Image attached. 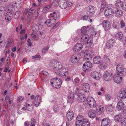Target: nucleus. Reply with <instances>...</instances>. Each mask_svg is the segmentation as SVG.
<instances>
[{"instance_id":"obj_1","label":"nucleus","mask_w":126,"mask_h":126,"mask_svg":"<svg viewBox=\"0 0 126 126\" xmlns=\"http://www.w3.org/2000/svg\"><path fill=\"white\" fill-rule=\"evenodd\" d=\"M50 68L55 72L62 68V64L58 61H51L49 63Z\"/></svg>"},{"instance_id":"obj_2","label":"nucleus","mask_w":126,"mask_h":126,"mask_svg":"<svg viewBox=\"0 0 126 126\" xmlns=\"http://www.w3.org/2000/svg\"><path fill=\"white\" fill-rule=\"evenodd\" d=\"M50 83L53 87L56 88H59L61 86L62 82L59 78H55L51 80Z\"/></svg>"},{"instance_id":"obj_3","label":"nucleus","mask_w":126,"mask_h":126,"mask_svg":"<svg viewBox=\"0 0 126 126\" xmlns=\"http://www.w3.org/2000/svg\"><path fill=\"white\" fill-rule=\"evenodd\" d=\"M76 121L83 122L85 124L84 125V126H90V124L88 120L86 118L84 119L83 116L81 115H79L77 116L76 118Z\"/></svg>"},{"instance_id":"obj_4","label":"nucleus","mask_w":126,"mask_h":126,"mask_svg":"<svg viewBox=\"0 0 126 126\" xmlns=\"http://www.w3.org/2000/svg\"><path fill=\"white\" fill-rule=\"evenodd\" d=\"M116 70L121 76H126V69L122 67L120 64L118 65L116 67Z\"/></svg>"},{"instance_id":"obj_5","label":"nucleus","mask_w":126,"mask_h":126,"mask_svg":"<svg viewBox=\"0 0 126 126\" xmlns=\"http://www.w3.org/2000/svg\"><path fill=\"white\" fill-rule=\"evenodd\" d=\"M87 102L90 107L93 108L95 107L96 105L95 101L92 97H88L87 98Z\"/></svg>"},{"instance_id":"obj_6","label":"nucleus","mask_w":126,"mask_h":126,"mask_svg":"<svg viewBox=\"0 0 126 126\" xmlns=\"http://www.w3.org/2000/svg\"><path fill=\"white\" fill-rule=\"evenodd\" d=\"M112 74L110 71H106L103 75V78L105 80L109 81L112 78Z\"/></svg>"},{"instance_id":"obj_7","label":"nucleus","mask_w":126,"mask_h":126,"mask_svg":"<svg viewBox=\"0 0 126 126\" xmlns=\"http://www.w3.org/2000/svg\"><path fill=\"white\" fill-rule=\"evenodd\" d=\"M117 98L119 100L126 99V90L124 89H121L118 94Z\"/></svg>"},{"instance_id":"obj_8","label":"nucleus","mask_w":126,"mask_h":126,"mask_svg":"<svg viewBox=\"0 0 126 126\" xmlns=\"http://www.w3.org/2000/svg\"><path fill=\"white\" fill-rule=\"evenodd\" d=\"M102 25L105 31L109 30L110 28L111 24L108 20H104L102 22Z\"/></svg>"},{"instance_id":"obj_9","label":"nucleus","mask_w":126,"mask_h":126,"mask_svg":"<svg viewBox=\"0 0 126 126\" xmlns=\"http://www.w3.org/2000/svg\"><path fill=\"white\" fill-rule=\"evenodd\" d=\"M113 10L110 7H108L107 8L104 12V14L105 16L108 17L114 14Z\"/></svg>"},{"instance_id":"obj_10","label":"nucleus","mask_w":126,"mask_h":126,"mask_svg":"<svg viewBox=\"0 0 126 126\" xmlns=\"http://www.w3.org/2000/svg\"><path fill=\"white\" fill-rule=\"evenodd\" d=\"M58 4L60 7L62 9H65L67 7V3L66 0H59Z\"/></svg>"},{"instance_id":"obj_11","label":"nucleus","mask_w":126,"mask_h":126,"mask_svg":"<svg viewBox=\"0 0 126 126\" xmlns=\"http://www.w3.org/2000/svg\"><path fill=\"white\" fill-rule=\"evenodd\" d=\"M92 67V64L90 61H86L83 64V68L85 69L87 71L89 70Z\"/></svg>"},{"instance_id":"obj_12","label":"nucleus","mask_w":126,"mask_h":126,"mask_svg":"<svg viewBox=\"0 0 126 126\" xmlns=\"http://www.w3.org/2000/svg\"><path fill=\"white\" fill-rule=\"evenodd\" d=\"M87 13L89 15L91 16L94 14L95 11V8L92 5H90L87 8Z\"/></svg>"},{"instance_id":"obj_13","label":"nucleus","mask_w":126,"mask_h":126,"mask_svg":"<svg viewBox=\"0 0 126 126\" xmlns=\"http://www.w3.org/2000/svg\"><path fill=\"white\" fill-rule=\"evenodd\" d=\"M110 121L108 118H104L102 120V126H110Z\"/></svg>"},{"instance_id":"obj_14","label":"nucleus","mask_w":126,"mask_h":126,"mask_svg":"<svg viewBox=\"0 0 126 126\" xmlns=\"http://www.w3.org/2000/svg\"><path fill=\"white\" fill-rule=\"evenodd\" d=\"M41 98L40 96L39 95H37L35 97L33 103L35 106L37 107L39 105V104L41 102Z\"/></svg>"},{"instance_id":"obj_15","label":"nucleus","mask_w":126,"mask_h":126,"mask_svg":"<svg viewBox=\"0 0 126 126\" xmlns=\"http://www.w3.org/2000/svg\"><path fill=\"white\" fill-rule=\"evenodd\" d=\"M124 107V104L123 102L122 101H120L118 102L116 106V109L119 111L122 110Z\"/></svg>"},{"instance_id":"obj_16","label":"nucleus","mask_w":126,"mask_h":126,"mask_svg":"<svg viewBox=\"0 0 126 126\" xmlns=\"http://www.w3.org/2000/svg\"><path fill=\"white\" fill-rule=\"evenodd\" d=\"M82 45L81 44H77L74 46L73 48V50L76 52H78L82 49Z\"/></svg>"},{"instance_id":"obj_17","label":"nucleus","mask_w":126,"mask_h":126,"mask_svg":"<svg viewBox=\"0 0 126 126\" xmlns=\"http://www.w3.org/2000/svg\"><path fill=\"white\" fill-rule=\"evenodd\" d=\"M26 109L29 111H31L32 110V108L31 107L30 109L28 107H23L22 108H19L17 110V112L19 114H20L24 112V111Z\"/></svg>"},{"instance_id":"obj_18","label":"nucleus","mask_w":126,"mask_h":126,"mask_svg":"<svg viewBox=\"0 0 126 126\" xmlns=\"http://www.w3.org/2000/svg\"><path fill=\"white\" fill-rule=\"evenodd\" d=\"M120 75L119 74H116L113 77V80L114 82L117 83H119L121 82L122 78L120 76Z\"/></svg>"},{"instance_id":"obj_19","label":"nucleus","mask_w":126,"mask_h":126,"mask_svg":"<svg viewBox=\"0 0 126 126\" xmlns=\"http://www.w3.org/2000/svg\"><path fill=\"white\" fill-rule=\"evenodd\" d=\"M91 75L92 77L94 78L97 80L99 79L100 78V75L96 72H93L91 73Z\"/></svg>"},{"instance_id":"obj_20","label":"nucleus","mask_w":126,"mask_h":126,"mask_svg":"<svg viewBox=\"0 0 126 126\" xmlns=\"http://www.w3.org/2000/svg\"><path fill=\"white\" fill-rule=\"evenodd\" d=\"M74 114L73 111H69L66 114V119L68 121L71 120L73 118Z\"/></svg>"},{"instance_id":"obj_21","label":"nucleus","mask_w":126,"mask_h":126,"mask_svg":"<svg viewBox=\"0 0 126 126\" xmlns=\"http://www.w3.org/2000/svg\"><path fill=\"white\" fill-rule=\"evenodd\" d=\"M114 40L112 39L109 40L106 43V48L109 49L112 47L114 44Z\"/></svg>"},{"instance_id":"obj_22","label":"nucleus","mask_w":126,"mask_h":126,"mask_svg":"<svg viewBox=\"0 0 126 126\" xmlns=\"http://www.w3.org/2000/svg\"><path fill=\"white\" fill-rule=\"evenodd\" d=\"M88 114L89 117L91 118H94L96 115L95 111L93 110H90L88 112Z\"/></svg>"},{"instance_id":"obj_23","label":"nucleus","mask_w":126,"mask_h":126,"mask_svg":"<svg viewBox=\"0 0 126 126\" xmlns=\"http://www.w3.org/2000/svg\"><path fill=\"white\" fill-rule=\"evenodd\" d=\"M90 86L88 83H85L83 84L82 86V90L85 92H88L90 90Z\"/></svg>"},{"instance_id":"obj_24","label":"nucleus","mask_w":126,"mask_h":126,"mask_svg":"<svg viewBox=\"0 0 126 126\" xmlns=\"http://www.w3.org/2000/svg\"><path fill=\"white\" fill-rule=\"evenodd\" d=\"M78 96V99L80 102H83L84 101L85 99V95L83 93H79V94Z\"/></svg>"},{"instance_id":"obj_25","label":"nucleus","mask_w":126,"mask_h":126,"mask_svg":"<svg viewBox=\"0 0 126 126\" xmlns=\"http://www.w3.org/2000/svg\"><path fill=\"white\" fill-rule=\"evenodd\" d=\"M101 59L99 56L95 57L93 60V62L94 63L98 64L101 62Z\"/></svg>"},{"instance_id":"obj_26","label":"nucleus","mask_w":126,"mask_h":126,"mask_svg":"<svg viewBox=\"0 0 126 126\" xmlns=\"http://www.w3.org/2000/svg\"><path fill=\"white\" fill-rule=\"evenodd\" d=\"M115 14L117 17H121L123 16V12L122 10H117L115 12Z\"/></svg>"},{"instance_id":"obj_27","label":"nucleus","mask_w":126,"mask_h":126,"mask_svg":"<svg viewBox=\"0 0 126 126\" xmlns=\"http://www.w3.org/2000/svg\"><path fill=\"white\" fill-rule=\"evenodd\" d=\"M55 18H54L51 19H48L45 22V23H46L47 25L48 26L50 27L53 24L52 22L53 21L55 22Z\"/></svg>"},{"instance_id":"obj_28","label":"nucleus","mask_w":126,"mask_h":126,"mask_svg":"<svg viewBox=\"0 0 126 126\" xmlns=\"http://www.w3.org/2000/svg\"><path fill=\"white\" fill-rule=\"evenodd\" d=\"M12 16V13L10 12H7L5 16V19L6 20L9 21L11 19Z\"/></svg>"},{"instance_id":"obj_29","label":"nucleus","mask_w":126,"mask_h":126,"mask_svg":"<svg viewBox=\"0 0 126 126\" xmlns=\"http://www.w3.org/2000/svg\"><path fill=\"white\" fill-rule=\"evenodd\" d=\"M77 55L74 54L72 55L71 58V62L73 63H75L77 61Z\"/></svg>"},{"instance_id":"obj_30","label":"nucleus","mask_w":126,"mask_h":126,"mask_svg":"<svg viewBox=\"0 0 126 126\" xmlns=\"http://www.w3.org/2000/svg\"><path fill=\"white\" fill-rule=\"evenodd\" d=\"M94 55L93 53H92L91 55L90 54H85L83 58L84 60L85 61L89 60L90 58H91L92 55Z\"/></svg>"},{"instance_id":"obj_31","label":"nucleus","mask_w":126,"mask_h":126,"mask_svg":"<svg viewBox=\"0 0 126 126\" xmlns=\"http://www.w3.org/2000/svg\"><path fill=\"white\" fill-rule=\"evenodd\" d=\"M68 102L70 103H71L74 100V94L71 93L70 95L68 97Z\"/></svg>"},{"instance_id":"obj_32","label":"nucleus","mask_w":126,"mask_h":126,"mask_svg":"<svg viewBox=\"0 0 126 126\" xmlns=\"http://www.w3.org/2000/svg\"><path fill=\"white\" fill-rule=\"evenodd\" d=\"M89 38L88 35L87 34L83 35L81 37V41L82 42L87 41L88 39Z\"/></svg>"},{"instance_id":"obj_33","label":"nucleus","mask_w":126,"mask_h":126,"mask_svg":"<svg viewBox=\"0 0 126 126\" xmlns=\"http://www.w3.org/2000/svg\"><path fill=\"white\" fill-rule=\"evenodd\" d=\"M123 3L120 0H117L115 3V6L117 8H118L121 7L123 4Z\"/></svg>"},{"instance_id":"obj_34","label":"nucleus","mask_w":126,"mask_h":126,"mask_svg":"<svg viewBox=\"0 0 126 126\" xmlns=\"http://www.w3.org/2000/svg\"><path fill=\"white\" fill-rule=\"evenodd\" d=\"M7 8L9 12H8L12 13V12H13L14 8V7L13 5L9 4L7 6Z\"/></svg>"},{"instance_id":"obj_35","label":"nucleus","mask_w":126,"mask_h":126,"mask_svg":"<svg viewBox=\"0 0 126 126\" xmlns=\"http://www.w3.org/2000/svg\"><path fill=\"white\" fill-rule=\"evenodd\" d=\"M123 34L121 32H119L116 35L115 37L117 39H119V40H121L123 38Z\"/></svg>"},{"instance_id":"obj_36","label":"nucleus","mask_w":126,"mask_h":126,"mask_svg":"<svg viewBox=\"0 0 126 126\" xmlns=\"http://www.w3.org/2000/svg\"><path fill=\"white\" fill-rule=\"evenodd\" d=\"M122 115L120 114H118L114 117V120L118 122L121 121Z\"/></svg>"},{"instance_id":"obj_37","label":"nucleus","mask_w":126,"mask_h":126,"mask_svg":"<svg viewBox=\"0 0 126 126\" xmlns=\"http://www.w3.org/2000/svg\"><path fill=\"white\" fill-rule=\"evenodd\" d=\"M68 70L67 68H63L62 70L63 74H65V75H64V76H66L68 75Z\"/></svg>"},{"instance_id":"obj_38","label":"nucleus","mask_w":126,"mask_h":126,"mask_svg":"<svg viewBox=\"0 0 126 126\" xmlns=\"http://www.w3.org/2000/svg\"><path fill=\"white\" fill-rule=\"evenodd\" d=\"M112 27L114 29L117 30H119V27L118 24L115 22L113 23Z\"/></svg>"},{"instance_id":"obj_39","label":"nucleus","mask_w":126,"mask_h":126,"mask_svg":"<svg viewBox=\"0 0 126 126\" xmlns=\"http://www.w3.org/2000/svg\"><path fill=\"white\" fill-rule=\"evenodd\" d=\"M105 99L107 101H109L111 100L112 97L109 94H105Z\"/></svg>"},{"instance_id":"obj_40","label":"nucleus","mask_w":126,"mask_h":126,"mask_svg":"<svg viewBox=\"0 0 126 126\" xmlns=\"http://www.w3.org/2000/svg\"><path fill=\"white\" fill-rule=\"evenodd\" d=\"M50 6H47L44 8L43 9V11L44 13H46L48 11L49 9H50Z\"/></svg>"},{"instance_id":"obj_41","label":"nucleus","mask_w":126,"mask_h":126,"mask_svg":"<svg viewBox=\"0 0 126 126\" xmlns=\"http://www.w3.org/2000/svg\"><path fill=\"white\" fill-rule=\"evenodd\" d=\"M59 109L58 105H55L53 107V110L55 112H58L59 110Z\"/></svg>"},{"instance_id":"obj_42","label":"nucleus","mask_w":126,"mask_h":126,"mask_svg":"<svg viewBox=\"0 0 126 126\" xmlns=\"http://www.w3.org/2000/svg\"><path fill=\"white\" fill-rule=\"evenodd\" d=\"M20 15V12L19 11H17L15 13L14 17L16 19H17Z\"/></svg>"},{"instance_id":"obj_43","label":"nucleus","mask_w":126,"mask_h":126,"mask_svg":"<svg viewBox=\"0 0 126 126\" xmlns=\"http://www.w3.org/2000/svg\"><path fill=\"white\" fill-rule=\"evenodd\" d=\"M85 125V123L83 122H79L78 121H76L75 122V125L76 126H82L83 124Z\"/></svg>"},{"instance_id":"obj_44","label":"nucleus","mask_w":126,"mask_h":126,"mask_svg":"<svg viewBox=\"0 0 126 126\" xmlns=\"http://www.w3.org/2000/svg\"><path fill=\"white\" fill-rule=\"evenodd\" d=\"M55 72L56 73V74L58 75L59 76L61 77H63L64 76V75H65V74H63V73L62 72V71H59V72H57V71H56Z\"/></svg>"},{"instance_id":"obj_45","label":"nucleus","mask_w":126,"mask_h":126,"mask_svg":"<svg viewBox=\"0 0 126 126\" xmlns=\"http://www.w3.org/2000/svg\"><path fill=\"white\" fill-rule=\"evenodd\" d=\"M103 58L104 60L106 62L108 63H109L110 62V60L108 58V57L106 55H104V56Z\"/></svg>"},{"instance_id":"obj_46","label":"nucleus","mask_w":126,"mask_h":126,"mask_svg":"<svg viewBox=\"0 0 126 126\" xmlns=\"http://www.w3.org/2000/svg\"><path fill=\"white\" fill-rule=\"evenodd\" d=\"M113 110V107L111 105L107 107V110L109 112H111Z\"/></svg>"},{"instance_id":"obj_47","label":"nucleus","mask_w":126,"mask_h":126,"mask_svg":"<svg viewBox=\"0 0 126 126\" xmlns=\"http://www.w3.org/2000/svg\"><path fill=\"white\" fill-rule=\"evenodd\" d=\"M49 46H47L44 48L42 50V53H45L46 51L48 50L49 48Z\"/></svg>"},{"instance_id":"obj_48","label":"nucleus","mask_w":126,"mask_h":126,"mask_svg":"<svg viewBox=\"0 0 126 126\" xmlns=\"http://www.w3.org/2000/svg\"><path fill=\"white\" fill-rule=\"evenodd\" d=\"M121 122L124 125H126V117L122 118L121 119Z\"/></svg>"},{"instance_id":"obj_49","label":"nucleus","mask_w":126,"mask_h":126,"mask_svg":"<svg viewBox=\"0 0 126 126\" xmlns=\"http://www.w3.org/2000/svg\"><path fill=\"white\" fill-rule=\"evenodd\" d=\"M87 28L85 27H82L81 31L82 33L86 32L87 31Z\"/></svg>"},{"instance_id":"obj_50","label":"nucleus","mask_w":126,"mask_h":126,"mask_svg":"<svg viewBox=\"0 0 126 126\" xmlns=\"http://www.w3.org/2000/svg\"><path fill=\"white\" fill-rule=\"evenodd\" d=\"M35 121L34 119H32L31 121V125L32 126H34L35 125Z\"/></svg>"},{"instance_id":"obj_51","label":"nucleus","mask_w":126,"mask_h":126,"mask_svg":"<svg viewBox=\"0 0 126 126\" xmlns=\"http://www.w3.org/2000/svg\"><path fill=\"white\" fill-rule=\"evenodd\" d=\"M91 39V38H89L88 39L87 41H86V42L87 44H89V45L91 46L92 45V41L90 40V39Z\"/></svg>"},{"instance_id":"obj_52","label":"nucleus","mask_w":126,"mask_h":126,"mask_svg":"<svg viewBox=\"0 0 126 126\" xmlns=\"http://www.w3.org/2000/svg\"><path fill=\"white\" fill-rule=\"evenodd\" d=\"M106 6V4L104 3L103 2L101 4V7L100 9V11H102L103 10L104 8Z\"/></svg>"},{"instance_id":"obj_53","label":"nucleus","mask_w":126,"mask_h":126,"mask_svg":"<svg viewBox=\"0 0 126 126\" xmlns=\"http://www.w3.org/2000/svg\"><path fill=\"white\" fill-rule=\"evenodd\" d=\"M11 96H12L13 95H12V94H10L9 95V96H6L5 98V100H8L9 99H9H12L13 97H11Z\"/></svg>"},{"instance_id":"obj_54","label":"nucleus","mask_w":126,"mask_h":126,"mask_svg":"<svg viewBox=\"0 0 126 126\" xmlns=\"http://www.w3.org/2000/svg\"><path fill=\"white\" fill-rule=\"evenodd\" d=\"M34 9V8L33 7H31L29 9L28 11V14L29 15H30L32 13L33 10Z\"/></svg>"},{"instance_id":"obj_55","label":"nucleus","mask_w":126,"mask_h":126,"mask_svg":"<svg viewBox=\"0 0 126 126\" xmlns=\"http://www.w3.org/2000/svg\"><path fill=\"white\" fill-rule=\"evenodd\" d=\"M121 7L122 8L123 10H126V3H123Z\"/></svg>"},{"instance_id":"obj_56","label":"nucleus","mask_w":126,"mask_h":126,"mask_svg":"<svg viewBox=\"0 0 126 126\" xmlns=\"http://www.w3.org/2000/svg\"><path fill=\"white\" fill-rule=\"evenodd\" d=\"M41 57V56L39 55H36L32 57V58L33 59H35L36 58H39Z\"/></svg>"},{"instance_id":"obj_57","label":"nucleus","mask_w":126,"mask_h":126,"mask_svg":"<svg viewBox=\"0 0 126 126\" xmlns=\"http://www.w3.org/2000/svg\"><path fill=\"white\" fill-rule=\"evenodd\" d=\"M121 27V28L124 27L125 25V23L123 20H121L120 22Z\"/></svg>"},{"instance_id":"obj_58","label":"nucleus","mask_w":126,"mask_h":126,"mask_svg":"<svg viewBox=\"0 0 126 126\" xmlns=\"http://www.w3.org/2000/svg\"><path fill=\"white\" fill-rule=\"evenodd\" d=\"M79 89L78 88H77L75 91V94L77 96L80 93L79 91Z\"/></svg>"},{"instance_id":"obj_59","label":"nucleus","mask_w":126,"mask_h":126,"mask_svg":"<svg viewBox=\"0 0 126 126\" xmlns=\"http://www.w3.org/2000/svg\"><path fill=\"white\" fill-rule=\"evenodd\" d=\"M24 99V98L22 96H19L18 98V100L20 102H23V101Z\"/></svg>"},{"instance_id":"obj_60","label":"nucleus","mask_w":126,"mask_h":126,"mask_svg":"<svg viewBox=\"0 0 126 126\" xmlns=\"http://www.w3.org/2000/svg\"><path fill=\"white\" fill-rule=\"evenodd\" d=\"M4 10V8L3 6H1L0 7V12H1V13L3 12Z\"/></svg>"},{"instance_id":"obj_61","label":"nucleus","mask_w":126,"mask_h":126,"mask_svg":"<svg viewBox=\"0 0 126 126\" xmlns=\"http://www.w3.org/2000/svg\"><path fill=\"white\" fill-rule=\"evenodd\" d=\"M60 23L59 22L57 23L56 25L53 27L52 29L56 28H57L60 25Z\"/></svg>"},{"instance_id":"obj_62","label":"nucleus","mask_w":126,"mask_h":126,"mask_svg":"<svg viewBox=\"0 0 126 126\" xmlns=\"http://www.w3.org/2000/svg\"><path fill=\"white\" fill-rule=\"evenodd\" d=\"M67 6H68L69 7H70L73 5V3L72 2L68 1L67 2Z\"/></svg>"},{"instance_id":"obj_63","label":"nucleus","mask_w":126,"mask_h":126,"mask_svg":"<svg viewBox=\"0 0 126 126\" xmlns=\"http://www.w3.org/2000/svg\"><path fill=\"white\" fill-rule=\"evenodd\" d=\"M122 114L124 116H126V106L122 112Z\"/></svg>"},{"instance_id":"obj_64","label":"nucleus","mask_w":126,"mask_h":126,"mask_svg":"<svg viewBox=\"0 0 126 126\" xmlns=\"http://www.w3.org/2000/svg\"><path fill=\"white\" fill-rule=\"evenodd\" d=\"M53 14H54V15H52V16L53 17H54V18H58L59 16H56V12H53Z\"/></svg>"}]
</instances>
